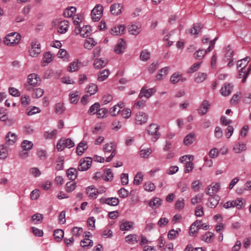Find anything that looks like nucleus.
I'll list each match as a JSON object with an SVG mask.
<instances>
[{
    "label": "nucleus",
    "instance_id": "nucleus-12",
    "mask_svg": "<svg viewBox=\"0 0 251 251\" xmlns=\"http://www.w3.org/2000/svg\"><path fill=\"white\" fill-rule=\"evenodd\" d=\"M124 5L121 3H115L110 7V13L115 16H118L122 14Z\"/></svg>",
    "mask_w": 251,
    "mask_h": 251
},
{
    "label": "nucleus",
    "instance_id": "nucleus-50",
    "mask_svg": "<svg viewBox=\"0 0 251 251\" xmlns=\"http://www.w3.org/2000/svg\"><path fill=\"white\" fill-rule=\"evenodd\" d=\"M151 57V53L147 50H143L140 53V58L142 61H146L148 60Z\"/></svg>",
    "mask_w": 251,
    "mask_h": 251
},
{
    "label": "nucleus",
    "instance_id": "nucleus-13",
    "mask_svg": "<svg viewBox=\"0 0 251 251\" xmlns=\"http://www.w3.org/2000/svg\"><path fill=\"white\" fill-rule=\"evenodd\" d=\"M91 163L92 159L90 157H86L81 159L78 169L81 171H86L90 168Z\"/></svg>",
    "mask_w": 251,
    "mask_h": 251
},
{
    "label": "nucleus",
    "instance_id": "nucleus-15",
    "mask_svg": "<svg viewBox=\"0 0 251 251\" xmlns=\"http://www.w3.org/2000/svg\"><path fill=\"white\" fill-rule=\"evenodd\" d=\"M86 192L88 197L92 200L96 199L99 195L98 190L93 185L87 187Z\"/></svg>",
    "mask_w": 251,
    "mask_h": 251
},
{
    "label": "nucleus",
    "instance_id": "nucleus-9",
    "mask_svg": "<svg viewBox=\"0 0 251 251\" xmlns=\"http://www.w3.org/2000/svg\"><path fill=\"white\" fill-rule=\"evenodd\" d=\"M91 31V26L88 25H84L82 27L79 26L76 27L74 32L76 34H80L83 37H87Z\"/></svg>",
    "mask_w": 251,
    "mask_h": 251
},
{
    "label": "nucleus",
    "instance_id": "nucleus-11",
    "mask_svg": "<svg viewBox=\"0 0 251 251\" xmlns=\"http://www.w3.org/2000/svg\"><path fill=\"white\" fill-rule=\"evenodd\" d=\"M155 92L156 90L154 88L147 89L146 87H143L140 90L138 97L140 99L143 97L149 99Z\"/></svg>",
    "mask_w": 251,
    "mask_h": 251
},
{
    "label": "nucleus",
    "instance_id": "nucleus-56",
    "mask_svg": "<svg viewBox=\"0 0 251 251\" xmlns=\"http://www.w3.org/2000/svg\"><path fill=\"white\" fill-rule=\"evenodd\" d=\"M8 155V149L4 145L0 146V159L6 158Z\"/></svg>",
    "mask_w": 251,
    "mask_h": 251
},
{
    "label": "nucleus",
    "instance_id": "nucleus-42",
    "mask_svg": "<svg viewBox=\"0 0 251 251\" xmlns=\"http://www.w3.org/2000/svg\"><path fill=\"white\" fill-rule=\"evenodd\" d=\"M76 9L75 7L71 6L66 8L64 11V15L67 18L71 17L76 12Z\"/></svg>",
    "mask_w": 251,
    "mask_h": 251
},
{
    "label": "nucleus",
    "instance_id": "nucleus-14",
    "mask_svg": "<svg viewBox=\"0 0 251 251\" xmlns=\"http://www.w3.org/2000/svg\"><path fill=\"white\" fill-rule=\"evenodd\" d=\"M126 26L124 25H118L112 27L110 33L113 35L119 36L125 33Z\"/></svg>",
    "mask_w": 251,
    "mask_h": 251
},
{
    "label": "nucleus",
    "instance_id": "nucleus-47",
    "mask_svg": "<svg viewBox=\"0 0 251 251\" xmlns=\"http://www.w3.org/2000/svg\"><path fill=\"white\" fill-rule=\"evenodd\" d=\"M181 74L178 72L173 74L170 77V81L172 84H176L178 83L181 79Z\"/></svg>",
    "mask_w": 251,
    "mask_h": 251
},
{
    "label": "nucleus",
    "instance_id": "nucleus-2",
    "mask_svg": "<svg viewBox=\"0 0 251 251\" xmlns=\"http://www.w3.org/2000/svg\"><path fill=\"white\" fill-rule=\"evenodd\" d=\"M40 81L39 75L35 73L29 74L27 76V81L25 86L26 89L30 90L32 87L38 86Z\"/></svg>",
    "mask_w": 251,
    "mask_h": 251
},
{
    "label": "nucleus",
    "instance_id": "nucleus-53",
    "mask_svg": "<svg viewBox=\"0 0 251 251\" xmlns=\"http://www.w3.org/2000/svg\"><path fill=\"white\" fill-rule=\"evenodd\" d=\"M202 62H199L193 64L187 71L188 74H192L197 71L200 68Z\"/></svg>",
    "mask_w": 251,
    "mask_h": 251
},
{
    "label": "nucleus",
    "instance_id": "nucleus-18",
    "mask_svg": "<svg viewBox=\"0 0 251 251\" xmlns=\"http://www.w3.org/2000/svg\"><path fill=\"white\" fill-rule=\"evenodd\" d=\"M81 63L79 60L77 59H75L69 64L67 68L68 72H74L78 71L81 66Z\"/></svg>",
    "mask_w": 251,
    "mask_h": 251
},
{
    "label": "nucleus",
    "instance_id": "nucleus-1",
    "mask_svg": "<svg viewBox=\"0 0 251 251\" xmlns=\"http://www.w3.org/2000/svg\"><path fill=\"white\" fill-rule=\"evenodd\" d=\"M21 36L16 32H11L7 34L4 38L3 42L8 46H14L20 42Z\"/></svg>",
    "mask_w": 251,
    "mask_h": 251
},
{
    "label": "nucleus",
    "instance_id": "nucleus-28",
    "mask_svg": "<svg viewBox=\"0 0 251 251\" xmlns=\"http://www.w3.org/2000/svg\"><path fill=\"white\" fill-rule=\"evenodd\" d=\"M139 240L138 236L135 234H131L127 235L125 237V241L129 244H135Z\"/></svg>",
    "mask_w": 251,
    "mask_h": 251
},
{
    "label": "nucleus",
    "instance_id": "nucleus-63",
    "mask_svg": "<svg viewBox=\"0 0 251 251\" xmlns=\"http://www.w3.org/2000/svg\"><path fill=\"white\" fill-rule=\"evenodd\" d=\"M107 113V110L105 108H99L97 111V116L99 119H102L105 117Z\"/></svg>",
    "mask_w": 251,
    "mask_h": 251
},
{
    "label": "nucleus",
    "instance_id": "nucleus-7",
    "mask_svg": "<svg viewBox=\"0 0 251 251\" xmlns=\"http://www.w3.org/2000/svg\"><path fill=\"white\" fill-rule=\"evenodd\" d=\"M75 146L74 141L71 139H61L60 140L56 145V148L58 151H62L65 148H71Z\"/></svg>",
    "mask_w": 251,
    "mask_h": 251
},
{
    "label": "nucleus",
    "instance_id": "nucleus-48",
    "mask_svg": "<svg viewBox=\"0 0 251 251\" xmlns=\"http://www.w3.org/2000/svg\"><path fill=\"white\" fill-rule=\"evenodd\" d=\"M110 74L109 71L107 69H104L99 74L98 80L99 81H103L107 79Z\"/></svg>",
    "mask_w": 251,
    "mask_h": 251
},
{
    "label": "nucleus",
    "instance_id": "nucleus-35",
    "mask_svg": "<svg viewBox=\"0 0 251 251\" xmlns=\"http://www.w3.org/2000/svg\"><path fill=\"white\" fill-rule=\"evenodd\" d=\"M98 91V86L95 83H91L86 88V92L90 96L94 95Z\"/></svg>",
    "mask_w": 251,
    "mask_h": 251
},
{
    "label": "nucleus",
    "instance_id": "nucleus-29",
    "mask_svg": "<svg viewBox=\"0 0 251 251\" xmlns=\"http://www.w3.org/2000/svg\"><path fill=\"white\" fill-rule=\"evenodd\" d=\"M107 63V60L105 59H96L94 62V67L95 69H100L105 67Z\"/></svg>",
    "mask_w": 251,
    "mask_h": 251
},
{
    "label": "nucleus",
    "instance_id": "nucleus-25",
    "mask_svg": "<svg viewBox=\"0 0 251 251\" xmlns=\"http://www.w3.org/2000/svg\"><path fill=\"white\" fill-rule=\"evenodd\" d=\"M88 145L86 141H82L76 147V153L78 155H81L87 149Z\"/></svg>",
    "mask_w": 251,
    "mask_h": 251
},
{
    "label": "nucleus",
    "instance_id": "nucleus-8",
    "mask_svg": "<svg viewBox=\"0 0 251 251\" xmlns=\"http://www.w3.org/2000/svg\"><path fill=\"white\" fill-rule=\"evenodd\" d=\"M221 186L219 182H212L205 189L206 194L214 196L220 189Z\"/></svg>",
    "mask_w": 251,
    "mask_h": 251
},
{
    "label": "nucleus",
    "instance_id": "nucleus-46",
    "mask_svg": "<svg viewBox=\"0 0 251 251\" xmlns=\"http://www.w3.org/2000/svg\"><path fill=\"white\" fill-rule=\"evenodd\" d=\"M214 237V234L210 232H207L201 238V240L206 243L212 242Z\"/></svg>",
    "mask_w": 251,
    "mask_h": 251
},
{
    "label": "nucleus",
    "instance_id": "nucleus-55",
    "mask_svg": "<svg viewBox=\"0 0 251 251\" xmlns=\"http://www.w3.org/2000/svg\"><path fill=\"white\" fill-rule=\"evenodd\" d=\"M152 153V150L151 148H147L142 149L140 151V155L141 157L144 158H148Z\"/></svg>",
    "mask_w": 251,
    "mask_h": 251
},
{
    "label": "nucleus",
    "instance_id": "nucleus-24",
    "mask_svg": "<svg viewBox=\"0 0 251 251\" xmlns=\"http://www.w3.org/2000/svg\"><path fill=\"white\" fill-rule=\"evenodd\" d=\"M246 150V145L243 142L236 143L233 147V151L235 153H240Z\"/></svg>",
    "mask_w": 251,
    "mask_h": 251
},
{
    "label": "nucleus",
    "instance_id": "nucleus-36",
    "mask_svg": "<svg viewBox=\"0 0 251 251\" xmlns=\"http://www.w3.org/2000/svg\"><path fill=\"white\" fill-rule=\"evenodd\" d=\"M53 55L50 52H46L44 54L43 57L42 64L43 66L50 63L53 60Z\"/></svg>",
    "mask_w": 251,
    "mask_h": 251
},
{
    "label": "nucleus",
    "instance_id": "nucleus-6",
    "mask_svg": "<svg viewBox=\"0 0 251 251\" xmlns=\"http://www.w3.org/2000/svg\"><path fill=\"white\" fill-rule=\"evenodd\" d=\"M244 205L243 199L239 198L234 201H228L224 203V207L228 209L231 207H236L238 209L242 208Z\"/></svg>",
    "mask_w": 251,
    "mask_h": 251
},
{
    "label": "nucleus",
    "instance_id": "nucleus-30",
    "mask_svg": "<svg viewBox=\"0 0 251 251\" xmlns=\"http://www.w3.org/2000/svg\"><path fill=\"white\" fill-rule=\"evenodd\" d=\"M170 70V68L168 67H164L160 69L156 76V79L161 80L164 78L168 74Z\"/></svg>",
    "mask_w": 251,
    "mask_h": 251
},
{
    "label": "nucleus",
    "instance_id": "nucleus-49",
    "mask_svg": "<svg viewBox=\"0 0 251 251\" xmlns=\"http://www.w3.org/2000/svg\"><path fill=\"white\" fill-rule=\"evenodd\" d=\"M54 237L56 241L59 242L62 240L64 236V231L60 229H56L54 231Z\"/></svg>",
    "mask_w": 251,
    "mask_h": 251
},
{
    "label": "nucleus",
    "instance_id": "nucleus-33",
    "mask_svg": "<svg viewBox=\"0 0 251 251\" xmlns=\"http://www.w3.org/2000/svg\"><path fill=\"white\" fill-rule=\"evenodd\" d=\"M202 27L203 25L201 24H195L190 29V33L192 35H196L201 32Z\"/></svg>",
    "mask_w": 251,
    "mask_h": 251
},
{
    "label": "nucleus",
    "instance_id": "nucleus-27",
    "mask_svg": "<svg viewBox=\"0 0 251 251\" xmlns=\"http://www.w3.org/2000/svg\"><path fill=\"white\" fill-rule=\"evenodd\" d=\"M162 200L158 197L152 199L149 202V205L153 209H155L162 204Z\"/></svg>",
    "mask_w": 251,
    "mask_h": 251
},
{
    "label": "nucleus",
    "instance_id": "nucleus-32",
    "mask_svg": "<svg viewBox=\"0 0 251 251\" xmlns=\"http://www.w3.org/2000/svg\"><path fill=\"white\" fill-rule=\"evenodd\" d=\"M69 27V23L67 21L64 20L61 22L58 25V32L61 34L65 33L67 32Z\"/></svg>",
    "mask_w": 251,
    "mask_h": 251
},
{
    "label": "nucleus",
    "instance_id": "nucleus-4",
    "mask_svg": "<svg viewBox=\"0 0 251 251\" xmlns=\"http://www.w3.org/2000/svg\"><path fill=\"white\" fill-rule=\"evenodd\" d=\"M41 52L40 44L37 41H32L28 49L29 56L32 57H36L40 54Z\"/></svg>",
    "mask_w": 251,
    "mask_h": 251
},
{
    "label": "nucleus",
    "instance_id": "nucleus-58",
    "mask_svg": "<svg viewBox=\"0 0 251 251\" xmlns=\"http://www.w3.org/2000/svg\"><path fill=\"white\" fill-rule=\"evenodd\" d=\"M33 144L32 142L28 140H24L22 143L21 146L23 150L29 151L33 147Z\"/></svg>",
    "mask_w": 251,
    "mask_h": 251
},
{
    "label": "nucleus",
    "instance_id": "nucleus-41",
    "mask_svg": "<svg viewBox=\"0 0 251 251\" xmlns=\"http://www.w3.org/2000/svg\"><path fill=\"white\" fill-rule=\"evenodd\" d=\"M126 42L121 40L120 41L116 46L115 48V51L116 53L119 54L123 52V50L125 48Z\"/></svg>",
    "mask_w": 251,
    "mask_h": 251
},
{
    "label": "nucleus",
    "instance_id": "nucleus-43",
    "mask_svg": "<svg viewBox=\"0 0 251 251\" xmlns=\"http://www.w3.org/2000/svg\"><path fill=\"white\" fill-rule=\"evenodd\" d=\"M207 77V74L205 73L200 72L196 75L194 80L197 83L203 82Z\"/></svg>",
    "mask_w": 251,
    "mask_h": 251
},
{
    "label": "nucleus",
    "instance_id": "nucleus-22",
    "mask_svg": "<svg viewBox=\"0 0 251 251\" xmlns=\"http://www.w3.org/2000/svg\"><path fill=\"white\" fill-rule=\"evenodd\" d=\"M233 86L230 84H225L220 90L221 94L224 97L229 95L232 91Z\"/></svg>",
    "mask_w": 251,
    "mask_h": 251
},
{
    "label": "nucleus",
    "instance_id": "nucleus-26",
    "mask_svg": "<svg viewBox=\"0 0 251 251\" xmlns=\"http://www.w3.org/2000/svg\"><path fill=\"white\" fill-rule=\"evenodd\" d=\"M116 146L113 142H109L104 145L103 150L105 152L110 153L111 154L114 153L116 154Z\"/></svg>",
    "mask_w": 251,
    "mask_h": 251
},
{
    "label": "nucleus",
    "instance_id": "nucleus-59",
    "mask_svg": "<svg viewBox=\"0 0 251 251\" xmlns=\"http://www.w3.org/2000/svg\"><path fill=\"white\" fill-rule=\"evenodd\" d=\"M43 219V216L40 213H36L32 216V220L35 224L41 223Z\"/></svg>",
    "mask_w": 251,
    "mask_h": 251
},
{
    "label": "nucleus",
    "instance_id": "nucleus-57",
    "mask_svg": "<svg viewBox=\"0 0 251 251\" xmlns=\"http://www.w3.org/2000/svg\"><path fill=\"white\" fill-rule=\"evenodd\" d=\"M121 114L122 117L126 119H129L131 115V110L129 108H124L121 110Z\"/></svg>",
    "mask_w": 251,
    "mask_h": 251
},
{
    "label": "nucleus",
    "instance_id": "nucleus-45",
    "mask_svg": "<svg viewBox=\"0 0 251 251\" xmlns=\"http://www.w3.org/2000/svg\"><path fill=\"white\" fill-rule=\"evenodd\" d=\"M57 133V130L54 129L52 130H49L44 132V137L47 139H52L56 137Z\"/></svg>",
    "mask_w": 251,
    "mask_h": 251
},
{
    "label": "nucleus",
    "instance_id": "nucleus-10",
    "mask_svg": "<svg viewBox=\"0 0 251 251\" xmlns=\"http://www.w3.org/2000/svg\"><path fill=\"white\" fill-rule=\"evenodd\" d=\"M148 120V115L143 112H139L135 116V124L138 125H142L146 124Z\"/></svg>",
    "mask_w": 251,
    "mask_h": 251
},
{
    "label": "nucleus",
    "instance_id": "nucleus-23",
    "mask_svg": "<svg viewBox=\"0 0 251 251\" xmlns=\"http://www.w3.org/2000/svg\"><path fill=\"white\" fill-rule=\"evenodd\" d=\"M97 44V42L93 38L89 37L85 40L83 46L85 49L90 50L93 48Z\"/></svg>",
    "mask_w": 251,
    "mask_h": 251
},
{
    "label": "nucleus",
    "instance_id": "nucleus-31",
    "mask_svg": "<svg viewBox=\"0 0 251 251\" xmlns=\"http://www.w3.org/2000/svg\"><path fill=\"white\" fill-rule=\"evenodd\" d=\"M133 222L125 221L121 224L120 228L122 231H128L133 228Z\"/></svg>",
    "mask_w": 251,
    "mask_h": 251
},
{
    "label": "nucleus",
    "instance_id": "nucleus-16",
    "mask_svg": "<svg viewBox=\"0 0 251 251\" xmlns=\"http://www.w3.org/2000/svg\"><path fill=\"white\" fill-rule=\"evenodd\" d=\"M251 65H249L247 68H239V73L238 75V78H243L242 80L243 83H245L246 80V78L248 76L249 74L251 71Z\"/></svg>",
    "mask_w": 251,
    "mask_h": 251
},
{
    "label": "nucleus",
    "instance_id": "nucleus-17",
    "mask_svg": "<svg viewBox=\"0 0 251 251\" xmlns=\"http://www.w3.org/2000/svg\"><path fill=\"white\" fill-rule=\"evenodd\" d=\"M100 201L101 203H106L111 206H116L119 203V200L116 197L111 198H101L100 199Z\"/></svg>",
    "mask_w": 251,
    "mask_h": 251
},
{
    "label": "nucleus",
    "instance_id": "nucleus-62",
    "mask_svg": "<svg viewBox=\"0 0 251 251\" xmlns=\"http://www.w3.org/2000/svg\"><path fill=\"white\" fill-rule=\"evenodd\" d=\"M203 198V195L201 194H198L191 199V203L195 205L201 202Z\"/></svg>",
    "mask_w": 251,
    "mask_h": 251
},
{
    "label": "nucleus",
    "instance_id": "nucleus-61",
    "mask_svg": "<svg viewBox=\"0 0 251 251\" xmlns=\"http://www.w3.org/2000/svg\"><path fill=\"white\" fill-rule=\"evenodd\" d=\"M83 232V229L82 227L75 226L72 229V233L73 236L75 237L80 236Z\"/></svg>",
    "mask_w": 251,
    "mask_h": 251
},
{
    "label": "nucleus",
    "instance_id": "nucleus-44",
    "mask_svg": "<svg viewBox=\"0 0 251 251\" xmlns=\"http://www.w3.org/2000/svg\"><path fill=\"white\" fill-rule=\"evenodd\" d=\"M200 223L198 221H195L192 224L190 227L189 234L190 236H194L199 229V226H197L198 223Z\"/></svg>",
    "mask_w": 251,
    "mask_h": 251
},
{
    "label": "nucleus",
    "instance_id": "nucleus-19",
    "mask_svg": "<svg viewBox=\"0 0 251 251\" xmlns=\"http://www.w3.org/2000/svg\"><path fill=\"white\" fill-rule=\"evenodd\" d=\"M220 200V198L218 195H214L208 199L207 205L211 208H214L218 204Z\"/></svg>",
    "mask_w": 251,
    "mask_h": 251
},
{
    "label": "nucleus",
    "instance_id": "nucleus-39",
    "mask_svg": "<svg viewBox=\"0 0 251 251\" xmlns=\"http://www.w3.org/2000/svg\"><path fill=\"white\" fill-rule=\"evenodd\" d=\"M17 140V136L15 133L9 132L6 137V143L12 145L15 143Z\"/></svg>",
    "mask_w": 251,
    "mask_h": 251
},
{
    "label": "nucleus",
    "instance_id": "nucleus-5",
    "mask_svg": "<svg viewBox=\"0 0 251 251\" xmlns=\"http://www.w3.org/2000/svg\"><path fill=\"white\" fill-rule=\"evenodd\" d=\"M102 6L100 4H96L91 11V15L92 20L95 22L100 20L102 17Z\"/></svg>",
    "mask_w": 251,
    "mask_h": 251
},
{
    "label": "nucleus",
    "instance_id": "nucleus-3",
    "mask_svg": "<svg viewBox=\"0 0 251 251\" xmlns=\"http://www.w3.org/2000/svg\"><path fill=\"white\" fill-rule=\"evenodd\" d=\"M159 129V125L154 123L150 124L147 128V133L152 136L151 140L153 142H155L160 136Z\"/></svg>",
    "mask_w": 251,
    "mask_h": 251
},
{
    "label": "nucleus",
    "instance_id": "nucleus-54",
    "mask_svg": "<svg viewBox=\"0 0 251 251\" xmlns=\"http://www.w3.org/2000/svg\"><path fill=\"white\" fill-rule=\"evenodd\" d=\"M67 176L72 180H75L77 176V171L74 168H70L67 170Z\"/></svg>",
    "mask_w": 251,
    "mask_h": 251
},
{
    "label": "nucleus",
    "instance_id": "nucleus-37",
    "mask_svg": "<svg viewBox=\"0 0 251 251\" xmlns=\"http://www.w3.org/2000/svg\"><path fill=\"white\" fill-rule=\"evenodd\" d=\"M79 93L78 91L72 92L69 95L70 101L72 104H76L79 100Z\"/></svg>",
    "mask_w": 251,
    "mask_h": 251
},
{
    "label": "nucleus",
    "instance_id": "nucleus-34",
    "mask_svg": "<svg viewBox=\"0 0 251 251\" xmlns=\"http://www.w3.org/2000/svg\"><path fill=\"white\" fill-rule=\"evenodd\" d=\"M195 138L196 135L195 133H189L184 138L183 143L185 145H190L195 141Z\"/></svg>",
    "mask_w": 251,
    "mask_h": 251
},
{
    "label": "nucleus",
    "instance_id": "nucleus-40",
    "mask_svg": "<svg viewBox=\"0 0 251 251\" xmlns=\"http://www.w3.org/2000/svg\"><path fill=\"white\" fill-rule=\"evenodd\" d=\"M40 112L41 110L40 108L36 106H30L25 111V113L28 116H32L35 114L39 113Z\"/></svg>",
    "mask_w": 251,
    "mask_h": 251
},
{
    "label": "nucleus",
    "instance_id": "nucleus-20",
    "mask_svg": "<svg viewBox=\"0 0 251 251\" xmlns=\"http://www.w3.org/2000/svg\"><path fill=\"white\" fill-rule=\"evenodd\" d=\"M128 32L132 35H138L141 32V25L139 23H135L129 26Z\"/></svg>",
    "mask_w": 251,
    "mask_h": 251
},
{
    "label": "nucleus",
    "instance_id": "nucleus-38",
    "mask_svg": "<svg viewBox=\"0 0 251 251\" xmlns=\"http://www.w3.org/2000/svg\"><path fill=\"white\" fill-rule=\"evenodd\" d=\"M250 60V57H246L244 59H240V60H239L237 63V69L247 68L249 66V65H248V64Z\"/></svg>",
    "mask_w": 251,
    "mask_h": 251
},
{
    "label": "nucleus",
    "instance_id": "nucleus-60",
    "mask_svg": "<svg viewBox=\"0 0 251 251\" xmlns=\"http://www.w3.org/2000/svg\"><path fill=\"white\" fill-rule=\"evenodd\" d=\"M180 231V229L177 230L171 229L168 234V237L169 239L173 240L175 239L178 235L179 232Z\"/></svg>",
    "mask_w": 251,
    "mask_h": 251
},
{
    "label": "nucleus",
    "instance_id": "nucleus-51",
    "mask_svg": "<svg viewBox=\"0 0 251 251\" xmlns=\"http://www.w3.org/2000/svg\"><path fill=\"white\" fill-rule=\"evenodd\" d=\"M100 107V104L99 102H95L90 107L88 111V113L90 115H94L96 114L97 111L99 110Z\"/></svg>",
    "mask_w": 251,
    "mask_h": 251
},
{
    "label": "nucleus",
    "instance_id": "nucleus-52",
    "mask_svg": "<svg viewBox=\"0 0 251 251\" xmlns=\"http://www.w3.org/2000/svg\"><path fill=\"white\" fill-rule=\"evenodd\" d=\"M64 157L63 156H59L55 162V168L57 170H61L63 168Z\"/></svg>",
    "mask_w": 251,
    "mask_h": 251
},
{
    "label": "nucleus",
    "instance_id": "nucleus-64",
    "mask_svg": "<svg viewBox=\"0 0 251 251\" xmlns=\"http://www.w3.org/2000/svg\"><path fill=\"white\" fill-rule=\"evenodd\" d=\"M109 112L111 116L116 117L121 112V110L115 105L110 108Z\"/></svg>",
    "mask_w": 251,
    "mask_h": 251
},
{
    "label": "nucleus",
    "instance_id": "nucleus-21",
    "mask_svg": "<svg viewBox=\"0 0 251 251\" xmlns=\"http://www.w3.org/2000/svg\"><path fill=\"white\" fill-rule=\"evenodd\" d=\"M209 107L210 104L208 101L206 100H204L198 110L199 114L201 115H205L208 111Z\"/></svg>",
    "mask_w": 251,
    "mask_h": 251
}]
</instances>
